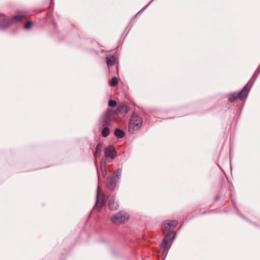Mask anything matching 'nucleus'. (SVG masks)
I'll return each mask as SVG.
<instances>
[{
	"instance_id": "1",
	"label": "nucleus",
	"mask_w": 260,
	"mask_h": 260,
	"mask_svg": "<svg viewBox=\"0 0 260 260\" xmlns=\"http://www.w3.org/2000/svg\"><path fill=\"white\" fill-rule=\"evenodd\" d=\"M258 75H259L257 74V73H254L251 78V80H252V81L250 83L249 88H248V85L249 83L250 82V81H249L248 83L247 84H246L243 87V88L238 92H234L233 93L230 94L229 95V101L232 103L236 101L238 99L241 100H245L247 97L250 88L251 87L253 82L256 80Z\"/></svg>"
},
{
	"instance_id": "2",
	"label": "nucleus",
	"mask_w": 260,
	"mask_h": 260,
	"mask_svg": "<svg viewBox=\"0 0 260 260\" xmlns=\"http://www.w3.org/2000/svg\"><path fill=\"white\" fill-rule=\"evenodd\" d=\"M25 17L24 13L20 12L17 15L14 16L11 19H7L5 15L0 16V27L3 28H6L12 24L16 23L22 21Z\"/></svg>"
},
{
	"instance_id": "3",
	"label": "nucleus",
	"mask_w": 260,
	"mask_h": 260,
	"mask_svg": "<svg viewBox=\"0 0 260 260\" xmlns=\"http://www.w3.org/2000/svg\"><path fill=\"white\" fill-rule=\"evenodd\" d=\"M143 119L137 114L134 113L129 119L128 132L129 134H135L143 124Z\"/></svg>"
},
{
	"instance_id": "4",
	"label": "nucleus",
	"mask_w": 260,
	"mask_h": 260,
	"mask_svg": "<svg viewBox=\"0 0 260 260\" xmlns=\"http://www.w3.org/2000/svg\"><path fill=\"white\" fill-rule=\"evenodd\" d=\"M165 237L162 240L161 249L164 252L168 251L170 248L172 243L176 237L174 232H170L164 234Z\"/></svg>"
},
{
	"instance_id": "5",
	"label": "nucleus",
	"mask_w": 260,
	"mask_h": 260,
	"mask_svg": "<svg viewBox=\"0 0 260 260\" xmlns=\"http://www.w3.org/2000/svg\"><path fill=\"white\" fill-rule=\"evenodd\" d=\"M128 111V107L125 105H121L118 106L116 110L112 111L110 109H108L105 113L106 118L111 119L113 115H117L119 114H125Z\"/></svg>"
},
{
	"instance_id": "6",
	"label": "nucleus",
	"mask_w": 260,
	"mask_h": 260,
	"mask_svg": "<svg viewBox=\"0 0 260 260\" xmlns=\"http://www.w3.org/2000/svg\"><path fill=\"white\" fill-rule=\"evenodd\" d=\"M103 117L105 119V121L103 125V127L101 128V133L104 138H106L110 134V127L111 123L109 121L111 119L107 118L105 113L103 115Z\"/></svg>"
},
{
	"instance_id": "7",
	"label": "nucleus",
	"mask_w": 260,
	"mask_h": 260,
	"mask_svg": "<svg viewBox=\"0 0 260 260\" xmlns=\"http://www.w3.org/2000/svg\"><path fill=\"white\" fill-rule=\"evenodd\" d=\"M128 219V216L124 212L120 211L111 217V221L115 224H120Z\"/></svg>"
},
{
	"instance_id": "8",
	"label": "nucleus",
	"mask_w": 260,
	"mask_h": 260,
	"mask_svg": "<svg viewBox=\"0 0 260 260\" xmlns=\"http://www.w3.org/2000/svg\"><path fill=\"white\" fill-rule=\"evenodd\" d=\"M177 224L178 221L176 220H167L165 221L162 226V230L164 234L172 232L170 230V228L171 226H176Z\"/></svg>"
},
{
	"instance_id": "9",
	"label": "nucleus",
	"mask_w": 260,
	"mask_h": 260,
	"mask_svg": "<svg viewBox=\"0 0 260 260\" xmlns=\"http://www.w3.org/2000/svg\"><path fill=\"white\" fill-rule=\"evenodd\" d=\"M105 155L106 157H110L112 159L116 156V151L113 146H109L105 149Z\"/></svg>"
},
{
	"instance_id": "10",
	"label": "nucleus",
	"mask_w": 260,
	"mask_h": 260,
	"mask_svg": "<svg viewBox=\"0 0 260 260\" xmlns=\"http://www.w3.org/2000/svg\"><path fill=\"white\" fill-rule=\"evenodd\" d=\"M119 179L112 176L111 177L107 178V187L111 190H113L116 186L117 183L118 182Z\"/></svg>"
},
{
	"instance_id": "11",
	"label": "nucleus",
	"mask_w": 260,
	"mask_h": 260,
	"mask_svg": "<svg viewBox=\"0 0 260 260\" xmlns=\"http://www.w3.org/2000/svg\"><path fill=\"white\" fill-rule=\"evenodd\" d=\"M107 199V196L99 188V209L105 204Z\"/></svg>"
},
{
	"instance_id": "12",
	"label": "nucleus",
	"mask_w": 260,
	"mask_h": 260,
	"mask_svg": "<svg viewBox=\"0 0 260 260\" xmlns=\"http://www.w3.org/2000/svg\"><path fill=\"white\" fill-rule=\"evenodd\" d=\"M118 205L115 203V198L112 197L109 201V207L111 210H115L117 209Z\"/></svg>"
},
{
	"instance_id": "13",
	"label": "nucleus",
	"mask_w": 260,
	"mask_h": 260,
	"mask_svg": "<svg viewBox=\"0 0 260 260\" xmlns=\"http://www.w3.org/2000/svg\"><path fill=\"white\" fill-rule=\"evenodd\" d=\"M101 170L104 177H106L108 172L107 167L105 165V161L103 158L101 161Z\"/></svg>"
},
{
	"instance_id": "14",
	"label": "nucleus",
	"mask_w": 260,
	"mask_h": 260,
	"mask_svg": "<svg viewBox=\"0 0 260 260\" xmlns=\"http://www.w3.org/2000/svg\"><path fill=\"white\" fill-rule=\"evenodd\" d=\"M106 62L108 66H112L115 63V58L113 55H109L106 57Z\"/></svg>"
},
{
	"instance_id": "15",
	"label": "nucleus",
	"mask_w": 260,
	"mask_h": 260,
	"mask_svg": "<svg viewBox=\"0 0 260 260\" xmlns=\"http://www.w3.org/2000/svg\"><path fill=\"white\" fill-rule=\"evenodd\" d=\"M114 135L118 138H122L125 135V133L119 128H116L114 131Z\"/></svg>"
},
{
	"instance_id": "16",
	"label": "nucleus",
	"mask_w": 260,
	"mask_h": 260,
	"mask_svg": "<svg viewBox=\"0 0 260 260\" xmlns=\"http://www.w3.org/2000/svg\"><path fill=\"white\" fill-rule=\"evenodd\" d=\"M118 83V79L116 77H113L111 81L109 82V84L112 86H115Z\"/></svg>"
},
{
	"instance_id": "17",
	"label": "nucleus",
	"mask_w": 260,
	"mask_h": 260,
	"mask_svg": "<svg viewBox=\"0 0 260 260\" xmlns=\"http://www.w3.org/2000/svg\"><path fill=\"white\" fill-rule=\"evenodd\" d=\"M122 170L120 168H118L117 169L116 171L114 173V174L112 175L114 176L115 178L117 179H120V177L121 175Z\"/></svg>"
},
{
	"instance_id": "18",
	"label": "nucleus",
	"mask_w": 260,
	"mask_h": 260,
	"mask_svg": "<svg viewBox=\"0 0 260 260\" xmlns=\"http://www.w3.org/2000/svg\"><path fill=\"white\" fill-rule=\"evenodd\" d=\"M93 154H94V156L95 157V167L96 168V171H98V164H97V162H96V158H97V155H98V145H96V146L95 148Z\"/></svg>"
},
{
	"instance_id": "19",
	"label": "nucleus",
	"mask_w": 260,
	"mask_h": 260,
	"mask_svg": "<svg viewBox=\"0 0 260 260\" xmlns=\"http://www.w3.org/2000/svg\"><path fill=\"white\" fill-rule=\"evenodd\" d=\"M108 105L111 107H114L117 105V102L115 100H110L108 102Z\"/></svg>"
},
{
	"instance_id": "20",
	"label": "nucleus",
	"mask_w": 260,
	"mask_h": 260,
	"mask_svg": "<svg viewBox=\"0 0 260 260\" xmlns=\"http://www.w3.org/2000/svg\"><path fill=\"white\" fill-rule=\"evenodd\" d=\"M32 25V22L30 21H28L24 25V27L26 29H29L31 27Z\"/></svg>"
},
{
	"instance_id": "21",
	"label": "nucleus",
	"mask_w": 260,
	"mask_h": 260,
	"mask_svg": "<svg viewBox=\"0 0 260 260\" xmlns=\"http://www.w3.org/2000/svg\"><path fill=\"white\" fill-rule=\"evenodd\" d=\"M97 206H98V188H96V200H95V205H94V208H95Z\"/></svg>"
},
{
	"instance_id": "22",
	"label": "nucleus",
	"mask_w": 260,
	"mask_h": 260,
	"mask_svg": "<svg viewBox=\"0 0 260 260\" xmlns=\"http://www.w3.org/2000/svg\"><path fill=\"white\" fill-rule=\"evenodd\" d=\"M98 147H99V149L100 148V147H101V145L99 143Z\"/></svg>"
},
{
	"instance_id": "23",
	"label": "nucleus",
	"mask_w": 260,
	"mask_h": 260,
	"mask_svg": "<svg viewBox=\"0 0 260 260\" xmlns=\"http://www.w3.org/2000/svg\"><path fill=\"white\" fill-rule=\"evenodd\" d=\"M149 5V4H148V5H147V6L144 8V9H145V8H146L147 7H148Z\"/></svg>"
},
{
	"instance_id": "24",
	"label": "nucleus",
	"mask_w": 260,
	"mask_h": 260,
	"mask_svg": "<svg viewBox=\"0 0 260 260\" xmlns=\"http://www.w3.org/2000/svg\"><path fill=\"white\" fill-rule=\"evenodd\" d=\"M136 15H137V14H136V15H135V16H134V18H134L135 17H136Z\"/></svg>"
}]
</instances>
